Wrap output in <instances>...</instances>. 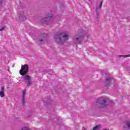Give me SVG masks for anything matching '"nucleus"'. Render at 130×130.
<instances>
[{
    "mask_svg": "<svg viewBox=\"0 0 130 130\" xmlns=\"http://www.w3.org/2000/svg\"><path fill=\"white\" fill-rule=\"evenodd\" d=\"M54 38L58 44H63L69 40V34L67 31L61 32L59 35H55Z\"/></svg>",
    "mask_w": 130,
    "mask_h": 130,
    "instance_id": "nucleus-1",
    "label": "nucleus"
},
{
    "mask_svg": "<svg viewBox=\"0 0 130 130\" xmlns=\"http://www.w3.org/2000/svg\"><path fill=\"white\" fill-rule=\"evenodd\" d=\"M84 35L81 34H78L76 36L74 37L73 43L75 44H77V43H81V42L84 40Z\"/></svg>",
    "mask_w": 130,
    "mask_h": 130,
    "instance_id": "nucleus-2",
    "label": "nucleus"
},
{
    "mask_svg": "<svg viewBox=\"0 0 130 130\" xmlns=\"http://www.w3.org/2000/svg\"><path fill=\"white\" fill-rule=\"evenodd\" d=\"M28 72H29V65L24 64L21 66V70L19 71V74L24 76L27 75Z\"/></svg>",
    "mask_w": 130,
    "mask_h": 130,
    "instance_id": "nucleus-3",
    "label": "nucleus"
},
{
    "mask_svg": "<svg viewBox=\"0 0 130 130\" xmlns=\"http://www.w3.org/2000/svg\"><path fill=\"white\" fill-rule=\"evenodd\" d=\"M96 104H100L101 107H106L107 105H108V103H107L106 100L103 97L98 99Z\"/></svg>",
    "mask_w": 130,
    "mask_h": 130,
    "instance_id": "nucleus-4",
    "label": "nucleus"
},
{
    "mask_svg": "<svg viewBox=\"0 0 130 130\" xmlns=\"http://www.w3.org/2000/svg\"><path fill=\"white\" fill-rule=\"evenodd\" d=\"M52 15L50 14H48L46 16V18H43L41 20V23L43 24H47L48 25V23L52 20Z\"/></svg>",
    "mask_w": 130,
    "mask_h": 130,
    "instance_id": "nucleus-5",
    "label": "nucleus"
},
{
    "mask_svg": "<svg viewBox=\"0 0 130 130\" xmlns=\"http://www.w3.org/2000/svg\"><path fill=\"white\" fill-rule=\"evenodd\" d=\"M47 40V34H43L41 35L40 37L39 41L40 42L41 44H44Z\"/></svg>",
    "mask_w": 130,
    "mask_h": 130,
    "instance_id": "nucleus-6",
    "label": "nucleus"
},
{
    "mask_svg": "<svg viewBox=\"0 0 130 130\" xmlns=\"http://www.w3.org/2000/svg\"><path fill=\"white\" fill-rule=\"evenodd\" d=\"M26 20V16L24 15V11L19 14V18L17 19L18 22H23Z\"/></svg>",
    "mask_w": 130,
    "mask_h": 130,
    "instance_id": "nucleus-7",
    "label": "nucleus"
},
{
    "mask_svg": "<svg viewBox=\"0 0 130 130\" xmlns=\"http://www.w3.org/2000/svg\"><path fill=\"white\" fill-rule=\"evenodd\" d=\"M111 84V76L109 75L108 78L106 79L105 85L106 87H109Z\"/></svg>",
    "mask_w": 130,
    "mask_h": 130,
    "instance_id": "nucleus-8",
    "label": "nucleus"
},
{
    "mask_svg": "<svg viewBox=\"0 0 130 130\" xmlns=\"http://www.w3.org/2000/svg\"><path fill=\"white\" fill-rule=\"evenodd\" d=\"M24 78L25 80L27 81V86L29 87V86H31V85H32V83H31V82L30 81V79H31V77H30V76L26 75L25 77H24Z\"/></svg>",
    "mask_w": 130,
    "mask_h": 130,
    "instance_id": "nucleus-9",
    "label": "nucleus"
},
{
    "mask_svg": "<svg viewBox=\"0 0 130 130\" xmlns=\"http://www.w3.org/2000/svg\"><path fill=\"white\" fill-rule=\"evenodd\" d=\"M26 95V89H24L22 92V103L23 106H25V102L26 98L25 97Z\"/></svg>",
    "mask_w": 130,
    "mask_h": 130,
    "instance_id": "nucleus-10",
    "label": "nucleus"
},
{
    "mask_svg": "<svg viewBox=\"0 0 130 130\" xmlns=\"http://www.w3.org/2000/svg\"><path fill=\"white\" fill-rule=\"evenodd\" d=\"M0 96L1 97L5 96V87H1V90L0 91Z\"/></svg>",
    "mask_w": 130,
    "mask_h": 130,
    "instance_id": "nucleus-11",
    "label": "nucleus"
},
{
    "mask_svg": "<svg viewBox=\"0 0 130 130\" xmlns=\"http://www.w3.org/2000/svg\"><path fill=\"white\" fill-rule=\"evenodd\" d=\"M51 103H53V101H51L50 97H49L47 100V104H51Z\"/></svg>",
    "mask_w": 130,
    "mask_h": 130,
    "instance_id": "nucleus-12",
    "label": "nucleus"
},
{
    "mask_svg": "<svg viewBox=\"0 0 130 130\" xmlns=\"http://www.w3.org/2000/svg\"><path fill=\"white\" fill-rule=\"evenodd\" d=\"M101 128V125L99 124L95 126V127H94L92 130H97V129H99V128Z\"/></svg>",
    "mask_w": 130,
    "mask_h": 130,
    "instance_id": "nucleus-13",
    "label": "nucleus"
},
{
    "mask_svg": "<svg viewBox=\"0 0 130 130\" xmlns=\"http://www.w3.org/2000/svg\"><path fill=\"white\" fill-rule=\"evenodd\" d=\"M118 57H119V58H120V57H130V54L125 55H120L118 56Z\"/></svg>",
    "mask_w": 130,
    "mask_h": 130,
    "instance_id": "nucleus-14",
    "label": "nucleus"
},
{
    "mask_svg": "<svg viewBox=\"0 0 130 130\" xmlns=\"http://www.w3.org/2000/svg\"><path fill=\"white\" fill-rule=\"evenodd\" d=\"M99 9V8H96V16L98 17L99 16V13H98V10Z\"/></svg>",
    "mask_w": 130,
    "mask_h": 130,
    "instance_id": "nucleus-15",
    "label": "nucleus"
},
{
    "mask_svg": "<svg viewBox=\"0 0 130 130\" xmlns=\"http://www.w3.org/2000/svg\"><path fill=\"white\" fill-rule=\"evenodd\" d=\"M3 3H5V1L0 0V6H2V4H3Z\"/></svg>",
    "mask_w": 130,
    "mask_h": 130,
    "instance_id": "nucleus-16",
    "label": "nucleus"
},
{
    "mask_svg": "<svg viewBox=\"0 0 130 130\" xmlns=\"http://www.w3.org/2000/svg\"><path fill=\"white\" fill-rule=\"evenodd\" d=\"M102 1L101 3L100 4L99 7H98V8H99V9H101V8H102Z\"/></svg>",
    "mask_w": 130,
    "mask_h": 130,
    "instance_id": "nucleus-17",
    "label": "nucleus"
},
{
    "mask_svg": "<svg viewBox=\"0 0 130 130\" xmlns=\"http://www.w3.org/2000/svg\"><path fill=\"white\" fill-rule=\"evenodd\" d=\"M5 30V27H2L1 28H0V31H3Z\"/></svg>",
    "mask_w": 130,
    "mask_h": 130,
    "instance_id": "nucleus-18",
    "label": "nucleus"
},
{
    "mask_svg": "<svg viewBox=\"0 0 130 130\" xmlns=\"http://www.w3.org/2000/svg\"><path fill=\"white\" fill-rule=\"evenodd\" d=\"M27 117H30V115H28V116H27Z\"/></svg>",
    "mask_w": 130,
    "mask_h": 130,
    "instance_id": "nucleus-19",
    "label": "nucleus"
},
{
    "mask_svg": "<svg viewBox=\"0 0 130 130\" xmlns=\"http://www.w3.org/2000/svg\"><path fill=\"white\" fill-rule=\"evenodd\" d=\"M128 71V72H129V73H130V71H129V70H127Z\"/></svg>",
    "mask_w": 130,
    "mask_h": 130,
    "instance_id": "nucleus-20",
    "label": "nucleus"
}]
</instances>
